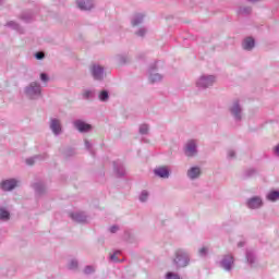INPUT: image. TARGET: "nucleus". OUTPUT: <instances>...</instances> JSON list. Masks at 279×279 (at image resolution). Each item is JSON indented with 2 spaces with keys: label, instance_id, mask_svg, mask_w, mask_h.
Segmentation results:
<instances>
[{
  "label": "nucleus",
  "instance_id": "1",
  "mask_svg": "<svg viewBox=\"0 0 279 279\" xmlns=\"http://www.w3.org/2000/svg\"><path fill=\"white\" fill-rule=\"evenodd\" d=\"M24 93L29 99H38L43 93V87H40V83L32 82L25 87Z\"/></svg>",
  "mask_w": 279,
  "mask_h": 279
},
{
  "label": "nucleus",
  "instance_id": "2",
  "mask_svg": "<svg viewBox=\"0 0 279 279\" xmlns=\"http://www.w3.org/2000/svg\"><path fill=\"white\" fill-rule=\"evenodd\" d=\"M191 260V256L189 255V252L179 248L175 252V258L173 260L174 265H177V267H186V265H189V262Z\"/></svg>",
  "mask_w": 279,
  "mask_h": 279
},
{
  "label": "nucleus",
  "instance_id": "3",
  "mask_svg": "<svg viewBox=\"0 0 279 279\" xmlns=\"http://www.w3.org/2000/svg\"><path fill=\"white\" fill-rule=\"evenodd\" d=\"M217 82V77L215 75H202L196 81L197 88H210Z\"/></svg>",
  "mask_w": 279,
  "mask_h": 279
},
{
  "label": "nucleus",
  "instance_id": "4",
  "mask_svg": "<svg viewBox=\"0 0 279 279\" xmlns=\"http://www.w3.org/2000/svg\"><path fill=\"white\" fill-rule=\"evenodd\" d=\"M230 112L235 121H241V119H243V108H241L239 100L233 101L230 107Z\"/></svg>",
  "mask_w": 279,
  "mask_h": 279
},
{
  "label": "nucleus",
  "instance_id": "5",
  "mask_svg": "<svg viewBox=\"0 0 279 279\" xmlns=\"http://www.w3.org/2000/svg\"><path fill=\"white\" fill-rule=\"evenodd\" d=\"M185 156L193 158V156H197V141L191 140L185 145Z\"/></svg>",
  "mask_w": 279,
  "mask_h": 279
},
{
  "label": "nucleus",
  "instance_id": "6",
  "mask_svg": "<svg viewBox=\"0 0 279 279\" xmlns=\"http://www.w3.org/2000/svg\"><path fill=\"white\" fill-rule=\"evenodd\" d=\"M220 266L226 271H230L232 267L234 266V256L232 255H225L223 258L220 262Z\"/></svg>",
  "mask_w": 279,
  "mask_h": 279
},
{
  "label": "nucleus",
  "instance_id": "7",
  "mask_svg": "<svg viewBox=\"0 0 279 279\" xmlns=\"http://www.w3.org/2000/svg\"><path fill=\"white\" fill-rule=\"evenodd\" d=\"M149 82L150 84L162 82V74L156 73V63L149 68Z\"/></svg>",
  "mask_w": 279,
  "mask_h": 279
},
{
  "label": "nucleus",
  "instance_id": "8",
  "mask_svg": "<svg viewBox=\"0 0 279 279\" xmlns=\"http://www.w3.org/2000/svg\"><path fill=\"white\" fill-rule=\"evenodd\" d=\"M74 128L78 130V132L85 133V132H90L93 130V126L82 120H76L73 122Z\"/></svg>",
  "mask_w": 279,
  "mask_h": 279
},
{
  "label": "nucleus",
  "instance_id": "9",
  "mask_svg": "<svg viewBox=\"0 0 279 279\" xmlns=\"http://www.w3.org/2000/svg\"><path fill=\"white\" fill-rule=\"evenodd\" d=\"M92 75L94 80H104V66L99 64H94L92 66Z\"/></svg>",
  "mask_w": 279,
  "mask_h": 279
},
{
  "label": "nucleus",
  "instance_id": "10",
  "mask_svg": "<svg viewBox=\"0 0 279 279\" xmlns=\"http://www.w3.org/2000/svg\"><path fill=\"white\" fill-rule=\"evenodd\" d=\"M76 5L80 10H93L95 1L93 0H76Z\"/></svg>",
  "mask_w": 279,
  "mask_h": 279
},
{
  "label": "nucleus",
  "instance_id": "11",
  "mask_svg": "<svg viewBox=\"0 0 279 279\" xmlns=\"http://www.w3.org/2000/svg\"><path fill=\"white\" fill-rule=\"evenodd\" d=\"M16 184H19V181L9 179L1 182V189L2 191H13V189H16Z\"/></svg>",
  "mask_w": 279,
  "mask_h": 279
},
{
  "label": "nucleus",
  "instance_id": "12",
  "mask_svg": "<svg viewBox=\"0 0 279 279\" xmlns=\"http://www.w3.org/2000/svg\"><path fill=\"white\" fill-rule=\"evenodd\" d=\"M70 217L73 221H76V223H86V220L88 219L86 214L83 211L72 213Z\"/></svg>",
  "mask_w": 279,
  "mask_h": 279
},
{
  "label": "nucleus",
  "instance_id": "13",
  "mask_svg": "<svg viewBox=\"0 0 279 279\" xmlns=\"http://www.w3.org/2000/svg\"><path fill=\"white\" fill-rule=\"evenodd\" d=\"M50 130L52 133L58 136L62 132V124L58 119H51L50 121Z\"/></svg>",
  "mask_w": 279,
  "mask_h": 279
},
{
  "label": "nucleus",
  "instance_id": "14",
  "mask_svg": "<svg viewBox=\"0 0 279 279\" xmlns=\"http://www.w3.org/2000/svg\"><path fill=\"white\" fill-rule=\"evenodd\" d=\"M247 206L252 210L260 208V206H263V198H260L259 196L252 197L247 201Z\"/></svg>",
  "mask_w": 279,
  "mask_h": 279
},
{
  "label": "nucleus",
  "instance_id": "15",
  "mask_svg": "<svg viewBox=\"0 0 279 279\" xmlns=\"http://www.w3.org/2000/svg\"><path fill=\"white\" fill-rule=\"evenodd\" d=\"M202 175V169L199 167H192L187 170V178L190 180H197Z\"/></svg>",
  "mask_w": 279,
  "mask_h": 279
},
{
  "label": "nucleus",
  "instance_id": "16",
  "mask_svg": "<svg viewBox=\"0 0 279 279\" xmlns=\"http://www.w3.org/2000/svg\"><path fill=\"white\" fill-rule=\"evenodd\" d=\"M155 175H158V178H163L165 180H167L169 178V168L159 167L155 169Z\"/></svg>",
  "mask_w": 279,
  "mask_h": 279
},
{
  "label": "nucleus",
  "instance_id": "17",
  "mask_svg": "<svg viewBox=\"0 0 279 279\" xmlns=\"http://www.w3.org/2000/svg\"><path fill=\"white\" fill-rule=\"evenodd\" d=\"M144 20H145V14L136 13L133 15L131 20V24L133 27H136L137 25H141V23H143Z\"/></svg>",
  "mask_w": 279,
  "mask_h": 279
},
{
  "label": "nucleus",
  "instance_id": "18",
  "mask_svg": "<svg viewBox=\"0 0 279 279\" xmlns=\"http://www.w3.org/2000/svg\"><path fill=\"white\" fill-rule=\"evenodd\" d=\"M254 45H255L254 38L247 37L244 39L242 47L246 51H252V49H254Z\"/></svg>",
  "mask_w": 279,
  "mask_h": 279
},
{
  "label": "nucleus",
  "instance_id": "19",
  "mask_svg": "<svg viewBox=\"0 0 279 279\" xmlns=\"http://www.w3.org/2000/svg\"><path fill=\"white\" fill-rule=\"evenodd\" d=\"M114 171L119 178H123L125 175V168L121 162H113Z\"/></svg>",
  "mask_w": 279,
  "mask_h": 279
},
{
  "label": "nucleus",
  "instance_id": "20",
  "mask_svg": "<svg viewBox=\"0 0 279 279\" xmlns=\"http://www.w3.org/2000/svg\"><path fill=\"white\" fill-rule=\"evenodd\" d=\"M10 219V211L8 209L1 207L0 208V220L8 221Z\"/></svg>",
  "mask_w": 279,
  "mask_h": 279
},
{
  "label": "nucleus",
  "instance_id": "21",
  "mask_svg": "<svg viewBox=\"0 0 279 279\" xmlns=\"http://www.w3.org/2000/svg\"><path fill=\"white\" fill-rule=\"evenodd\" d=\"M267 199L269 202H278L279 199V191H272L267 194Z\"/></svg>",
  "mask_w": 279,
  "mask_h": 279
},
{
  "label": "nucleus",
  "instance_id": "22",
  "mask_svg": "<svg viewBox=\"0 0 279 279\" xmlns=\"http://www.w3.org/2000/svg\"><path fill=\"white\" fill-rule=\"evenodd\" d=\"M119 256H121V251H116L113 254L110 255V260L112 263H121V259H119Z\"/></svg>",
  "mask_w": 279,
  "mask_h": 279
},
{
  "label": "nucleus",
  "instance_id": "23",
  "mask_svg": "<svg viewBox=\"0 0 279 279\" xmlns=\"http://www.w3.org/2000/svg\"><path fill=\"white\" fill-rule=\"evenodd\" d=\"M93 97H95V92L92 89H85L83 92V98L84 99H93Z\"/></svg>",
  "mask_w": 279,
  "mask_h": 279
},
{
  "label": "nucleus",
  "instance_id": "24",
  "mask_svg": "<svg viewBox=\"0 0 279 279\" xmlns=\"http://www.w3.org/2000/svg\"><path fill=\"white\" fill-rule=\"evenodd\" d=\"M34 189H35V191H36V193H39V195L41 194V193H45V185L43 184V183H34Z\"/></svg>",
  "mask_w": 279,
  "mask_h": 279
},
{
  "label": "nucleus",
  "instance_id": "25",
  "mask_svg": "<svg viewBox=\"0 0 279 279\" xmlns=\"http://www.w3.org/2000/svg\"><path fill=\"white\" fill-rule=\"evenodd\" d=\"M255 256L254 253H252L251 251L246 252V260L247 263H250V265H254V260H255Z\"/></svg>",
  "mask_w": 279,
  "mask_h": 279
},
{
  "label": "nucleus",
  "instance_id": "26",
  "mask_svg": "<svg viewBox=\"0 0 279 279\" xmlns=\"http://www.w3.org/2000/svg\"><path fill=\"white\" fill-rule=\"evenodd\" d=\"M140 134H143V135L149 134V125L147 124L140 125Z\"/></svg>",
  "mask_w": 279,
  "mask_h": 279
},
{
  "label": "nucleus",
  "instance_id": "27",
  "mask_svg": "<svg viewBox=\"0 0 279 279\" xmlns=\"http://www.w3.org/2000/svg\"><path fill=\"white\" fill-rule=\"evenodd\" d=\"M108 90H102L99 94V99L100 101H107L109 99Z\"/></svg>",
  "mask_w": 279,
  "mask_h": 279
},
{
  "label": "nucleus",
  "instance_id": "28",
  "mask_svg": "<svg viewBox=\"0 0 279 279\" xmlns=\"http://www.w3.org/2000/svg\"><path fill=\"white\" fill-rule=\"evenodd\" d=\"M166 279H180V275L179 274H175V272H167L166 275Z\"/></svg>",
  "mask_w": 279,
  "mask_h": 279
},
{
  "label": "nucleus",
  "instance_id": "29",
  "mask_svg": "<svg viewBox=\"0 0 279 279\" xmlns=\"http://www.w3.org/2000/svg\"><path fill=\"white\" fill-rule=\"evenodd\" d=\"M147 197H149V192L147 191H142L141 195H140V201L145 202L147 199Z\"/></svg>",
  "mask_w": 279,
  "mask_h": 279
},
{
  "label": "nucleus",
  "instance_id": "30",
  "mask_svg": "<svg viewBox=\"0 0 279 279\" xmlns=\"http://www.w3.org/2000/svg\"><path fill=\"white\" fill-rule=\"evenodd\" d=\"M135 34H136V36H140L141 38H143V36H145V34H147V28L142 27Z\"/></svg>",
  "mask_w": 279,
  "mask_h": 279
},
{
  "label": "nucleus",
  "instance_id": "31",
  "mask_svg": "<svg viewBox=\"0 0 279 279\" xmlns=\"http://www.w3.org/2000/svg\"><path fill=\"white\" fill-rule=\"evenodd\" d=\"M85 147L88 149V151H90L92 156H95V153L93 151V145L87 140H85Z\"/></svg>",
  "mask_w": 279,
  "mask_h": 279
},
{
  "label": "nucleus",
  "instance_id": "32",
  "mask_svg": "<svg viewBox=\"0 0 279 279\" xmlns=\"http://www.w3.org/2000/svg\"><path fill=\"white\" fill-rule=\"evenodd\" d=\"M38 158H40V156H35V157H31L28 159H26V165H34V162H36V160H38Z\"/></svg>",
  "mask_w": 279,
  "mask_h": 279
},
{
  "label": "nucleus",
  "instance_id": "33",
  "mask_svg": "<svg viewBox=\"0 0 279 279\" xmlns=\"http://www.w3.org/2000/svg\"><path fill=\"white\" fill-rule=\"evenodd\" d=\"M84 272L87 275L95 274V266H86Z\"/></svg>",
  "mask_w": 279,
  "mask_h": 279
},
{
  "label": "nucleus",
  "instance_id": "34",
  "mask_svg": "<svg viewBox=\"0 0 279 279\" xmlns=\"http://www.w3.org/2000/svg\"><path fill=\"white\" fill-rule=\"evenodd\" d=\"M118 61L120 62V64H125V62H128V57L120 54L118 56Z\"/></svg>",
  "mask_w": 279,
  "mask_h": 279
},
{
  "label": "nucleus",
  "instance_id": "35",
  "mask_svg": "<svg viewBox=\"0 0 279 279\" xmlns=\"http://www.w3.org/2000/svg\"><path fill=\"white\" fill-rule=\"evenodd\" d=\"M69 269H77V260L72 259L69 264Z\"/></svg>",
  "mask_w": 279,
  "mask_h": 279
},
{
  "label": "nucleus",
  "instance_id": "36",
  "mask_svg": "<svg viewBox=\"0 0 279 279\" xmlns=\"http://www.w3.org/2000/svg\"><path fill=\"white\" fill-rule=\"evenodd\" d=\"M7 25H8V27H12L13 29H16L17 32L20 29V26H19V24H16V22H9Z\"/></svg>",
  "mask_w": 279,
  "mask_h": 279
},
{
  "label": "nucleus",
  "instance_id": "37",
  "mask_svg": "<svg viewBox=\"0 0 279 279\" xmlns=\"http://www.w3.org/2000/svg\"><path fill=\"white\" fill-rule=\"evenodd\" d=\"M199 256H206L208 254V247L204 246L198 251Z\"/></svg>",
  "mask_w": 279,
  "mask_h": 279
},
{
  "label": "nucleus",
  "instance_id": "38",
  "mask_svg": "<svg viewBox=\"0 0 279 279\" xmlns=\"http://www.w3.org/2000/svg\"><path fill=\"white\" fill-rule=\"evenodd\" d=\"M22 21H26V23H29L32 21L31 14H22Z\"/></svg>",
  "mask_w": 279,
  "mask_h": 279
},
{
  "label": "nucleus",
  "instance_id": "39",
  "mask_svg": "<svg viewBox=\"0 0 279 279\" xmlns=\"http://www.w3.org/2000/svg\"><path fill=\"white\" fill-rule=\"evenodd\" d=\"M40 80H41V82H49V76H47V74H45V73H41Z\"/></svg>",
  "mask_w": 279,
  "mask_h": 279
},
{
  "label": "nucleus",
  "instance_id": "40",
  "mask_svg": "<svg viewBox=\"0 0 279 279\" xmlns=\"http://www.w3.org/2000/svg\"><path fill=\"white\" fill-rule=\"evenodd\" d=\"M37 60H43V58H45V53L44 52H36L35 54Z\"/></svg>",
  "mask_w": 279,
  "mask_h": 279
},
{
  "label": "nucleus",
  "instance_id": "41",
  "mask_svg": "<svg viewBox=\"0 0 279 279\" xmlns=\"http://www.w3.org/2000/svg\"><path fill=\"white\" fill-rule=\"evenodd\" d=\"M236 156V153L233 149L228 150V158H234Z\"/></svg>",
  "mask_w": 279,
  "mask_h": 279
},
{
  "label": "nucleus",
  "instance_id": "42",
  "mask_svg": "<svg viewBox=\"0 0 279 279\" xmlns=\"http://www.w3.org/2000/svg\"><path fill=\"white\" fill-rule=\"evenodd\" d=\"M110 232H111V234H114L116 232H119V226H112L110 228Z\"/></svg>",
  "mask_w": 279,
  "mask_h": 279
},
{
  "label": "nucleus",
  "instance_id": "43",
  "mask_svg": "<svg viewBox=\"0 0 279 279\" xmlns=\"http://www.w3.org/2000/svg\"><path fill=\"white\" fill-rule=\"evenodd\" d=\"M275 155L279 156V144L275 147Z\"/></svg>",
  "mask_w": 279,
  "mask_h": 279
},
{
  "label": "nucleus",
  "instance_id": "44",
  "mask_svg": "<svg viewBox=\"0 0 279 279\" xmlns=\"http://www.w3.org/2000/svg\"><path fill=\"white\" fill-rule=\"evenodd\" d=\"M243 245H245V242H239L238 243V247H243Z\"/></svg>",
  "mask_w": 279,
  "mask_h": 279
},
{
  "label": "nucleus",
  "instance_id": "45",
  "mask_svg": "<svg viewBox=\"0 0 279 279\" xmlns=\"http://www.w3.org/2000/svg\"><path fill=\"white\" fill-rule=\"evenodd\" d=\"M251 3H258V1H263V0H248Z\"/></svg>",
  "mask_w": 279,
  "mask_h": 279
},
{
  "label": "nucleus",
  "instance_id": "46",
  "mask_svg": "<svg viewBox=\"0 0 279 279\" xmlns=\"http://www.w3.org/2000/svg\"><path fill=\"white\" fill-rule=\"evenodd\" d=\"M247 12H250V9H246Z\"/></svg>",
  "mask_w": 279,
  "mask_h": 279
},
{
  "label": "nucleus",
  "instance_id": "47",
  "mask_svg": "<svg viewBox=\"0 0 279 279\" xmlns=\"http://www.w3.org/2000/svg\"><path fill=\"white\" fill-rule=\"evenodd\" d=\"M3 0H0V3H2Z\"/></svg>",
  "mask_w": 279,
  "mask_h": 279
}]
</instances>
